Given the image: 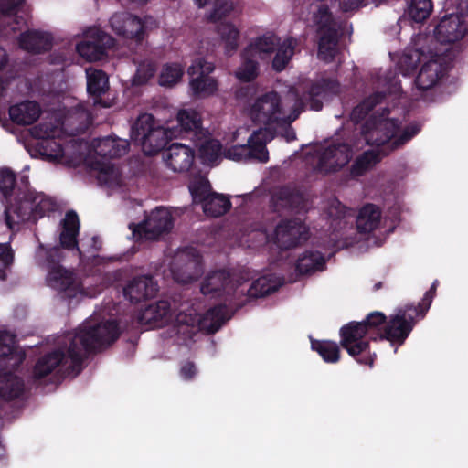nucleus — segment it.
<instances>
[{
  "instance_id": "f257e3e1",
  "label": "nucleus",
  "mask_w": 468,
  "mask_h": 468,
  "mask_svg": "<svg viewBox=\"0 0 468 468\" xmlns=\"http://www.w3.org/2000/svg\"><path fill=\"white\" fill-rule=\"evenodd\" d=\"M119 335L120 329L114 320L101 319L98 314H93L65 335L56 348L37 360L33 377L40 379L52 373L74 372L88 352L109 346Z\"/></svg>"
},
{
  "instance_id": "f03ea898",
  "label": "nucleus",
  "mask_w": 468,
  "mask_h": 468,
  "mask_svg": "<svg viewBox=\"0 0 468 468\" xmlns=\"http://www.w3.org/2000/svg\"><path fill=\"white\" fill-rule=\"evenodd\" d=\"M336 93L339 90L335 81H324L323 85L298 83L288 86L279 91H270L258 97L250 110L254 122L263 124L273 135L277 127L290 124L303 111L306 101H310L312 110L322 109L321 98L326 91Z\"/></svg>"
},
{
  "instance_id": "7ed1b4c3",
  "label": "nucleus",
  "mask_w": 468,
  "mask_h": 468,
  "mask_svg": "<svg viewBox=\"0 0 468 468\" xmlns=\"http://www.w3.org/2000/svg\"><path fill=\"white\" fill-rule=\"evenodd\" d=\"M388 109H383L381 112H374L362 126L360 141L362 147L365 144L383 146L380 151L382 154H387L410 140H411L420 131L418 123H410L404 128H400V122L391 117Z\"/></svg>"
},
{
  "instance_id": "20e7f679",
  "label": "nucleus",
  "mask_w": 468,
  "mask_h": 468,
  "mask_svg": "<svg viewBox=\"0 0 468 468\" xmlns=\"http://www.w3.org/2000/svg\"><path fill=\"white\" fill-rule=\"evenodd\" d=\"M426 38L425 36H418L415 48L408 49L399 62V68L405 74L413 70L419 63L421 64L415 80V85L419 90H428L435 87L445 72V58L421 45Z\"/></svg>"
},
{
  "instance_id": "39448f33",
  "label": "nucleus",
  "mask_w": 468,
  "mask_h": 468,
  "mask_svg": "<svg viewBox=\"0 0 468 468\" xmlns=\"http://www.w3.org/2000/svg\"><path fill=\"white\" fill-rule=\"evenodd\" d=\"M229 319L225 306L219 305L208 310L202 317L193 306L182 308L175 318L174 327L177 341L187 345L198 331L214 333Z\"/></svg>"
},
{
  "instance_id": "423d86ee",
  "label": "nucleus",
  "mask_w": 468,
  "mask_h": 468,
  "mask_svg": "<svg viewBox=\"0 0 468 468\" xmlns=\"http://www.w3.org/2000/svg\"><path fill=\"white\" fill-rule=\"evenodd\" d=\"M334 0H315L310 4L308 13L303 18L317 27L319 34L318 57L328 62L337 54V31L329 12L328 4Z\"/></svg>"
},
{
  "instance_id": "0eeeda50",
  "label": "nucleus",
  "mask_w": 468,
  "mask_h": 468,
  "mask_svg": "<svg viewBox=\"0 0 468 468\" xmlns=\"http://www.w3.org/2000/svg\"><path fill=\"white\" fill-rule=\"evenodd\" d=\"M58 249L47 252L46 283L56 291L62 298L77 299L80 296H93L97 293L89 288L87 281L82 282L71 270L54 261L53 257L58 254Z\"/></svg>"
},
{
  "instance_id": "6e6552de",
  "label": "nucleus",
  "mask_w": 468,
  "mask_h": 468,
  "mask_svg": "<svg viewBox=\"0 0 468 468\" xmlns=\"http://www.w3.org/2000/svg\"><path fill=\"white\" fill-rule=\"evenodd\" d=\"M297 46L298 40L292 37L281 42L275 34L268 32L253 38L244 50L245 56H253L257 59L267 58L276 50L272 67L276 71H282L292 59Z\"/></svg>"
},
{
  "instance_id": "1a4fd4ad",
  "label": "nucleus",
  "mask_w": 468,
  "mask_h": 468,
  "mask_svg": "<svg viewBox=\"0 0 468 468\" xmlns=\"http://www.w3.org/2000/svg\"><path fill=\"white\" fill-rule=\"evenodd\" d=\"M53 207V202L42 193L27 191L19 194L5 211V224L11 230H15L31 218L42 217L47 211L52 210Z\"/></svg>"
},
{
  "instance_id": "9d476101",
  "label": "nucleus",
  "mask_w": 468,
  "mask_h": 468,
  "mask_svg": "<svg viewBox=\"0 0 468 468\" xmlns=\"http://www.w3.org/2000/svg\"><path fill=\"white\" fill-rule=\"evenodd\" d=\"M176 137L172 127L164 128L155 122L151 114H142L132 128V140L142 146L145 154H154L161 150L169 138Z\"/></svg>"
},
{
  "instance_id": "9b49d317",
  "label": "nucleus",
  "mask_w": 468,
  "mask_h": 468,
  "mask_svg": "<svg viewBox=\"0 0 468 468\" xmlns=\"http://www.w3.org/2000/svg\"><path fill=\"white\" fill-rule=\"evenodd\" d=\"M359 150H362L360 141H355L352 144L342 142L326 143L317 150L315 167L324 174L338 171L346 166Z\"/></svg>"
},
{
  "instance_id": "f8f14e48",
  "label": "nucleus",
  "mask_w": 468,
  "mask_h": 468,
  "mask_svg": "<svg viewBox=\"0 0 468 468\" xmlns=\"http://www.w3.org/2000/svg\"><path fill=\"white\" fill-rule=\"evenodd\" d=\"M90 120V113L82 106H79L70 112L62 122L58 121L57 117H51L49 122H41L35 127L33 133L43 139L59 137L64 131L72 134L79 133L87 127Z\"/></svg>"
},
{
  "instance_id": "ddd939ff",
  "label": "nucleus",
  "mask_w": 468,
  "mask_h": 468,
  "mask_svg": "<svg viewBox=\"0 0 468 468\" xmlns=\"http://www.w3.org/2000/svg\"><path fill=\"white\" fill-rule=\"evenodd\" d=\"M271 139L272 134L267 129L255 130L249 136L247 144L234 145L224 151L223 155L236 162L253 159L265 163L269 159L266 144Z\"/></svg>"
},
{
  "instance_id": "4468645a",
  "label": "nucleus",
  "mask_w": 468,
  "mask_h": 468,
  "mask_svg": "<svg viewBox=\"0 0 468 468\" xmlns=\"http://www.w3.org/2000/svg\"><path fill=\"white\" fill-rule=\"evenodd\" d=\"M243 276H230L226 271H218L208 273L201 283V292L211 297L226 295L239 296V288L242 286Z\"/></svg>"
},
{
  "instance_id": "2eb2a0df",
  "label": "nucleus",
  "mask_w": 468,
  "mask_h": 468,
  "mask_svg": "<svg viewBox=\"0 0 468 468\" xmlns=\"http://www.w3.org/2000/svg\"><path fill=\"white\" fill-rule=\"evenodd\" d=\"M173 228L171 212L165 207H158L152 211L144 222L138 225H130V229L139 239H156Z\"/></svg>"
},
{
  "instance_id": "dca6fc26",
  "label": "nucleus",
  "mask_w": 468,
  "mask_h": 468,
  "mask_svg": "<svg viewBox=\"0 0 468 468\" xmlns=\"http://www.w3.org/2000/svg\"><path fill=\"white\" fill-rule=\"evenodd\" d=\"M86 144L71 142L62 147L55 140H47L41 143V154L51 162L64 163L70 165L80 164L84 155Z\"/></svg>"
},
{
  "instance_id": "f3484780",
  "label": "nucleus",
  "mask_w": 468,
  "mask_h": 468,
  "mask_svg": "<svg viewBox=\"0 0 468 468\" xmlns=\"http://www.w3.org/2000/svg\"><path fill=\"white\" fill-rule=\"evenodd\" d=\"M202 271L200 256L193 250L178 251L171 263V273L177 282H191L197 280Z\"/></svg>"
},
{
  "instance_id": "a211bd4d",
  "label": "nucleus",
  "mask_w": 468,
  "mask_h": 468,
  "mask_svg": "<svg viewBox=\"0 0 468 468\" xmlns=\"http://www.w3.org/2000/svg\"><path fill=\"white\" fill-rule=\"evenodd\" d=\"M459 13L444 16L434 30L435 38L441 43H454L461 40L468 31V12L462 11L458 4Z\"/></svg>"
},
{
  "instance_id": "6ab92c4d",
  "label": "nucleus",
  "mask_w": 468,
  "mask_h": 468,
  "mask_svg": "<svg viewBox=\"0 0 468 468\" xmlns=\"http://www.w3.org/2000/svg\"><path fill=\"white\" fill-rule=\"evenodd\" d=\"M307 227L300 219L282 220L275 228L271 240L281 249H291L307 239Z\"/></svg>"
},
{
  "instance_id": "aec40b11",
  "label": "nucleus",
  "mask_w": 468,
  "mask_h": 468,
  "mask_svg": "<svg viewBox=\"0 0 468 468\" xmlns=\"http://www.w3.org/2000/svg\"><path fill=\"white\" fill-rule=\"evenodd\" d=\"M114 40L99 28H90L86 32V39L77 45L79 54L88 60L100 59L104 50L113 46Z\"/></svg>"
},
{
  "instance_id": "412c9836",
  "label": "nucleus",
  "mask_w": 468,
  "mask_h": 468,
  "mask_svg": "<svg viewBox=\"0 0 468 468\" xmlns=\"http://www.w3.org/2000/svg\"><path fill=\"white\" fill-rule=\"evenodd\" d=\"M341 345L347 353L356 356L368 348V341L366 339L367 325L352 322L341 329Z\"/></svg>"
},
{
  "instance_id": "4be33fe9",
  "label": "nucleus",
  "mask_w": 468,
  "mask_h": 468,
  "mask_svg": "<svg viewBox=\"0 0 468 468\" xmlns=\"http://www.w3.org/2000/svg\"><path fill=\"white\" fill-rule=\"evenodd\" d=\"M410 311L411 308L405 310L399 309L391 315L385 326L384 337L390 342H398L402 344L410 335L413 327V317Z\"/></svg>"
},
{
  "instance_id": "5701e85b",
  "label": "nucleus",
  "mask_w": 468,
  "mask_h": 468,
  "mask_svg": "<svg viewBox=\"0 0 468 468\" xmlns=\"http://www.w3.org/2000/svg\"><path fill=\"white\" fill-rule=\"evenodd\" d=\"M163 158L172 171L183 173L192 166L195 154L187 145L173 144L163 153Z\"/></svg>"
},
{
  "instance_id": "b1692460",
  "label": "nucleus",
  "mask_w": 468,
  "mask_h": 468,
  "mask_svg": "<svg viewBox=\"0 0 468 468\" xmlns=\"http://www.w3.org/2000/svg\"><path fill=\"white\" fill-rule=\"evenodd\" d=\"M172 311L167 301L149 304L138 314V322L150 328L162 327L172 321Z\"/></svg>"
},
{
  "instance_id": "393cba45",
  "label": "nucleus",
  "mask_w": 468,
  "mask_h": 468,
  "mask_svg": "<svg viewBox=\"0 0 468 468\" xmlns=\"http://www.w3.org/2000/svg\"><path fill=\"white\" fill-rule=\"evenodd\" d=\"M239 276H243L239 295H247L248 298L263 297L275 292L281 286L279 277L273 274H267L258 278L248 288L245 286V282L249 280V272L242 271L239 273Z\"/></svg>"
},
{
  "instance_id": "a878e982",
  "label": "nucleus",
  "mask_w": 468,
  "mask_h": 468,
  "mask_svg": "<svg viewBox=\"0 0 468 468\" xmlns=\"http://www.w3.org/2000/svg\"><path fill=\"white\" fill-rule=\"evenodd\" d=\"M99 184L110 193L119 190L123 178L119 168L108 160H96L92 164Z\"/></svg>"
},
{
  "instance_id": "bb28decb",
  "label": "nucleus",
  "mask_w": 468,
  "mask_h": 468,
  "mask_svg": "<svg viewBox=\"0 0 468 468\" xmlns=\"http://www.w3.org/2000/svg\"><path fill=\"white\" fill-rule=\"evenodd\" d=\"M112 30L124 37L140 39L144 24L140 18L128 13L115 14L110 20Z\"/></svg>"
},
{
  "instance_id": "cd10ccee",
  "label": "nucleus",
  "mask_w": 468,
  "mask_h": 468,
  "mask_svg": "<svg viewBox=\"0 0 468 468\" xmlns=\"http://www.w3.org/2000/svg\"><path fill=\"white\" fill-rule=\"evenodd\" d=\"M158 287L150 276H140L132 280L124 289L125 296L131 302H140L156 294Z\"/></svg>"
},
{
  "instance_id": "c85d7f7f",
  "label": "nucleus",
  "mask_w": 468,
  "mask_h": 468,
  "mask_svg": "<svg viewBox=\"0 0 468 468\" xmlns=\"http://www.w3.org/2000/svg\"><path fill=\"white\" fill-rule=\"evenodd\" d=\"M216 32L226 56H232L239 48L240 29L236 24L223 21L217 25Z\"/></svg>"
},
{
  "instance_id": "c756f323",
  "label": "nucleus",
  "mask_w": 468,
  "mask_h": 468,
  "mask_svg": "<svg viewBox=\"0 0 468 468\" xmlns=\"http://www.w3.org/2000/svg\"><path fill=\"white\" fill-rule=\"evenodd\" d=\"M53 38L48 32L38 30H28L19 37L21 48L33 53L47 51L52 47Z\"/></svg>"
},
{
  "instance_id": "7c9ffc66",
  "label": "nucleus",
  "mask_w": 468,
  "mask_h": 468,
  "mask_svg": "<svg viewBox=\"0 0 468 468\" xmlns=\"http://www.w3.org/2000/svg\"><path fill=\"white\" fill-rule=\"evenodd\" d=\"M95 153L101 157L99 160H105V157H119L124 155L129 147L127 140L122 138L106 137L94 141Z\"/></svg>"
},
{
  "instance_id": "2f4dec72",
  "label": "nucleus",
  "mask_w": 468,
  "mask_h": 468,
  "mask_svg": "<svg viewBox=\"0 0 468 468\" xmlns=\"http://www.w3.org/2000/svg\"><path fill=\"white\" fill-rule=\"evenodd\" d=\"M177 122L180 125V130H173L176 132V136L181 135L182 133L193 134V140L197 139L200 135H204L206 132L201 127V119L197 112L195 110H181L177 114Z\"/></svg>"
},
{
  "instance_id": "473e14b6",
  "label": "nucleus",
  "mask_w": 468,
  "mask_h": 468,
  "mask_svg": "<svg viewBox=\"0 0 468 468\" xmlns=\"http://www.w3.org/2000/svg\"><path fill=\"white\" fill-rule=\"evenodd\" d=\"M40 112V107L36 101H26L10 107L9 115L17 124L28 125L38 119Z\"/></svg>"
},
{
  "instance_id": "72a5a7b5",
  "label": "nucleus",
  "mask_w": 468,
  "mask_h": 468,
  "mask_svg": "<svg viewBox=\"0 0 468 468\" xmlns=\"http://www.w3.org/2000/svg\"><path fill=\"white\" fill-rule=\"evenodd\" d=\"M80 222L75 212H68L62 223V231L60 233L61 246L67 249H76L81 255L82 251L77 247L76 237L79 233Z\"/></svg>"
},
{
  "instance_id": "f704fd0d",
  "label": "nucleus",
  "mask_w": 468,
  "mask_h": 468,
  "mask_svg": "<svg viewBox=\"0 0 468 468\" xmlns=\"http://www.w3.org/2000/svg\"><path fill=\"white\" fill-rule=\"evenodd\" d=\"M7 357L11 367H17L22 363L25 355L16 346L15 336L7 332H0V357Z\"/></svg>"
},
{
  "instance_id": "c9c22d12",
  "label": "nucleus",
  "mask_w": 468,
  "mask_h": 468,
  "mask_svg": "<svg viewBox=\"0 0 468 468\" xmlns=\"http://www.w3.org/2000/svg\"><path fill=\"white\" fill-rule=\"evenodd\" d=\"M381 213L378 207L368 204L363 207L357 216L356 226L360 232H371L378 228Z\"/></svg>"
},
{
  "instance_id": "e433bc0d",
  "label": "nucleus",
  "mask_w": 468,
  "mask_h": 468,
  "mask_svg": "<svg viewBox=\"0 0 468 468\" xmlns=\"http://www.w3.org/2000/svg\"><path fill=\"white\" fill-rule=\"evenodd\" d=\"M195 143L198 147L200 157L205 163L213 164L221 157L220 143L218 140L208 138L207 132L204 133V135L195 139Z\"/></svg>"
},
{
  "instance_id": "4c0bfd02",
  "label": "nucleus",
  "mask_w": 468,
  "mask_h": 468,
  "mask_svg": "<svg viewBox=\"0 0 468 468\" xmlns=\"http://www.w3.org/2000/svg\"><path fill=\"white\" fill-rule=\"evenodd\" d=\"M325 265L324 257L318 251H305L298 259L296 269L302 274H311L323 271Z\"/></svg>"
},
{
  "instance_id": "58836bf2",
  "label": "nucleus",
  "mask_w": 468,
  "mask_h": 468,
  "mask_svg": "<svg viewBox=\"0 0 468 468\" xmlns=\"http://www.w3.org/2000/svg\"><path fill=\"white\" fill-rule=\"evenodd\" d=\"M189 88L192 94L197 98H207L218 90V81L209 76H197L191 78Z\"/></svg>"
},
{
  "instance_id": "ea45409f",
  "label": "nucleus",
  "mask_w": 468,
  "mask_h": 468,
  "mask_svg": "<svg viewBox=\"0 0 468 468\" xmlns=\"http://www.w3.org/2000/svg\"><path fill=\"white\" fill-rule=\"evenodd\" d=\"M25 0H0V30L5 25L18 23V13L22 10Z\"/></svg>"
},
{
  "instance_id": "a19ab883",
  "label": "nucleus",
  "mask_w": 468,
  "mask_h": 468,
  "mask_svg": "<svg viewBox=\"0 0 468 468\" xmlns=\"http://www.w3.org/2000/svg\"><path fill=\"white\" fill-rule=\"evenodd\" d=\"M87 90L90 94L101 95L109 88L107 75L101 69L89 68L86 69Z\"/></svg>"
},
{
  "instance_id": "79ce46f5",
  "label": "nucleus",
  "mask_w": 468,
  "mask_h": 468,
  "mask_svg": "<svg viewBox=\"0 0 468 468\" xmlns=\"http://www.w3.org/2000/svg\"><path fill=\"white\" fill-rule=\"evenodd\" d=\"M23 387L22 380L12 373L0 376V397L5 399H13L18 397Z\"/></svg>"
},
{
  "instance_id": "37998d69",
  "label": "nucleus",
  "mask_w": 468,
  "mask_h": 468,
  "mask_svg": "<svg viewBox=\"0 0 468 468\" xmlns=\"http://www.w3.org/2000/svg\"><path fill=\"white\" fill-rule=\"evenodd\" d=\"M199 203L203 204L205 214L211 217H218L223 215L229 208V201L223 196L211 193L204 200Z\"/></svg>"
},
{
  "instance_id": "c03bdc74",
  "label": "nucleus",
  "mask_w": 468,
  "mask_h": 468,
  "mask_svg": "<svg viewBox=\"0 0 468 468\" xmlns=\"http://www.w3.org/2000/svg\"><path fill=\"white\" fill-rule=\"evenodd\" d=\"M184 74V67L177 62L165 64L159 74V84L164 87H172L178 83Z\"/></svg>"
},
{
  "instance_id": "a18cd8bd",
  "label": "nucleus",
  "mask_w": 468,
  "mask_h": 468,
  "mask_svg": "<svg viewBox=\"0 0 468 468\" xmlns=\"http://www.w3.org/2000/svg\"><path fill=\"white\" fill-rule=\"evenodd\" d=\"M380 153L381 152H377L375 150L365 151L353 164L351 168L352 176H361L366 171L372 168L379 161Z\"/></svg>"
},
{
  "instance_id": "49530a36",
  "label": "nucleus",
  "mask_w": 468,
  "mask_h": 468,
  "mask_svg": "<svg viewBox=\"0 0 468 468\" xmlns=\"http://www.w3.org/2000/svg\"><path fill=\"white\" fill-rule=\"evenodd\" d=\"M241 65L237 69L235 75L242 81H250L258 75L257 58L253 56H245V50L241 53Z\"/></svg>"
},
{
  "instance_id": "de8ad7c7",
  "label": "nucleus",
  "mask_w": 468,
  "mask_h": 468,
  "mask_svg": "<svg viewBox=\"0 0 468 468\" xmlns=\"http://www.w3.org/2000/svg\"><path fill=\"white\" fill-rule=\"evenodd\" d=\"M432 8L431 0H411L408 14L413 21L421 23L431 16Z\"/></svg>"
},
{
  "instance_id": "09e8293b",
  "label": "nucleus",
  "mask_w": 468,
  "mask_h": 468,
  "mask_svg": "<svg viewBox=\"0 0 468 468\" xmlns=\"http://www.w3.org/2000/svg\"><path fill=\"white\" fill-rule=\"evenodd\" d=\"M189 191L193 200L199 203L211 194L210 185L207 179L203 176H194L189 183Z\"/></svg>"
},
{
  "instance_id": "8fccbe9b",
  "label": "nucleus",
  "mask_w": 468,
  "mask_h": 468,
  "mask_svg": "<svg viewBox=\"0 0 468 468\" xmlns=\"http://www.w3.org/2000/svg\"><path fill=\"white\" fill-rule=\"evenodd\" d=\"M323 359L327 363H335L339 360V347L336 343L331 341H319L312 344Z\"/></svg>"
},
{
  "instance_id": "3c124183",
  "label": "nucleus",
  "mask_w": 468,
  "mask_h": 468,
  "mask_svg": "<svg viewBox=\"0 0 468 468\" xmlns=\"http://www.w3.org/2000/svg\"><path fill=\"white\" fill-rule=\"evenodd\" d=\"M381 100L382 95L380 93H376L373 96L368 97L353 110L351 119L356 122H360L374 106L380 102Z\"/></svg>"
},
{
  "instance_id": "603ef678",
  "label": "nucleus",
  "mask_w": 468,
  "mask_h": 468,
  "mask_svg": "<svg viewBox=\"0 0 468 468\" xmlns=\"http://www.w3.org/2000/svg\"><path fill=\"white\" fill-rule=\"evenodd\" d=\"M239 6L229 0H216L213 10L210 14L212 20L221 19L232 12H239Z\"/></svg>"
},
{
  "instance_id": "864d4df0",
  "label": "nucleus",
  "mask_w": 468,
  "mask_h": 468,
  "mask_svg": "<svg viewBox=\"0 0 468 468\" xmlns=\"http://www.w3.org/2000/svg\"><path fill=\"white\" fill-rule=\"evenodd\" d=\"M214 69L213 63L207 61L204 58L198 57L192 61V64L187 69V73L191 78L208 76Z\"/></svg>"
},
{
  "instance_id": "5fc2aeb1",
  "label": "nucleus",
  "mask_w": 468,
  "mask_h": 468,
  "mask_svg": "<svg viewBox=\"0 0 468 468\" xmlns=\"http://www.w3.org/2000/svg\"><path fill=\"white\" fill-rule=\"evenodd\" d=\"M14 260L13 251L8 243H0V279L5 278V269L8 268Z\"/></svg>"
},
{
  "instance_id": "6e6d98bb",
  "label": "nucleus",
  "mask_w": 468,
  "mask_h": 468,
  "mask_svg": "<svg viewBox=\"0 0 468 468\" xmlns=\"http://www.w3.org/2000/svg\"><path fill=\"white\" fill-rule=\"evenodd\" d=\"M15 185V176L7 168L0 170V191L6 197Z\"/></svg>"
},
{
  "instance_id": "4d7b16f0",
  "label": "nucleus",
  "mask_w": 468,
  "mask_h": 468,
  "mask_svg": "<svg viewBox=\"0 0 468 468\" xmlns=\"http://www.w3.org/2000/svg\"><path fill=\"white\" fill-rule=\"evenodd\" d=\"M154 67L151 62H144L140 64L134 76V82L136 84L145 83L154 76Z\"/></svg>"
},
{
  "instance_id": "13d9d810",
  "label": "nucleus",
  "mask_w": 468,
  "mask_h": 468,
  "mask_svg": "<svg viewBox=\"0 0 468 468\" xmlns=\"http://www.w3.org/2000/svg\"><path fill=\"white\" fill-rule=\"evenodd\" d=\"M386 320V316L383 313L380 312H373L367 317V320L365 322H362L361 324H365L367 325V334L368 333V330L374 327H377L380 324H382Z\"/></svg>"
},
{
  "instance_id": "bf43d9fd",
  "label": "nucleus",
  "mask_w": 468,
  "mask_h": 468,
  "mask_svg": "<svg viewBox=\"0 0 468 468\" xmlns=\"http://www.w3.org/2000/svg\"><path fill=\"white\" fill-rule=\"evenodd\" d=\"M250 237L252 240L255 241V244L253 245L254 247L261 246L268 242L270 239V236L266 232L261 230L252 231L250 234Z\"/></svg>"
},
{
  "instance_id": "052dcab7",
  "label": "nucleus",
  "mask_w": 468,
  "mask_h": 468,
  "mask_svg": "<svg viewBox=\"0 0 468 468\" xmlns=\"http://www.w3.org/2000/svg\"><path fill=\"white\" fill-rule=\"evenodd\" d=\"M339 4L344 11H352L362 6L365 0H339Z\"/></svg>"
},
{
  "instance_id": "680f3d73",
  "label": "nucleus",
  "mask_w": 468,
  "mask_h": 468,
  "mask_svg": "<svg viewBox=\"0 0 468 468\" xmlns=\"http://www.w3.org/2000/svg\"><path fill=\"white\" fill-rule=\"evenodd\" d=\"M197 373L196 367L193 363L187 362L181 367V377L184 379H190Z\"/></svg>"
},
{
  "instance_id": "e2e57ef3",
  "label": "nucleus",
  "mask_w": 468,
  "mask_h": 468,
  "mask_svg": "<svg viewBox=\"0 0 468 468\" xmlns=\"http://www.w3.org/2000/svg\"><path fill=\"white\" fill-rule=\"evenodd\" d=\"M436 287H437V281H435L432 285H431V292H428L425 296H424V299L423 301L427 303V308L431 305V300H432V297H433V294H434V292L436 290Z\"/></svg>"
},
{
  "instance_id": "0e129e2a",
  "label": "nucleus",
  "mask_w": 468,
  "mask_h": 468,
  "mask_svg": "<svg viewBox=\"0 0 468 468\" xmlns=\"http://www.w3.org/2000/svg\"><path fill=\"white\" fill-rule=\"evenodd\" d=\"M7 54L5 50L0 47V69H3L7 63Z\"/></svg>"
},
{
  "instance_id": "69168bd1",
  "label": "nucleus",
  "mask_w": 468,
  "mask_h": 468,
  "mask_svg": "<svg viewBox=\"0 0 468 468\" xmlns=\"http://www.w3.org/2000/svg\"><path fill=\"white\" fill-rule=\"evenodd\" d=\"M247 132H248V130H247L246 128H244V127H240V128H239V129L235 132V133H234V138H235V139H237L239 136L243 135V134H246V133H247Z\"/></svg>"
},
{
  "instance_id": "338daca9",
  "label": "nucleus",
  "mask_w": 468,
  "mask_h": 468,
  "mask_svg": "<svg viewBox=\"0 0 468 468\" xmlns=\"http://www.w3.org/2000/svg\"><path fill=\"white\" fill-rule=\"evenodd\" d=\"M460 8L462 11L468 12V0H460Z\"/></svg>"
},
{
  "instance_id": "774afa93",
  "label": "nucleus",
  "mask_w": 468,
  "mask_h": 468,
  "mask_svg": "<svg viewBox=\"0 0 468 468\" xmlns=\"http://www.w3.org/2000/svg\"><path fill=\"white\" fill-rule=\"evenodd\" d=\"M351 244H352V242H349L347 240H344V241H339V243L336 245V247L341 249V248L347 247V246H349Z\"/></svg>"
}]
</instances>
